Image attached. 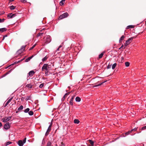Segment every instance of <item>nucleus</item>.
<instances>
[{
    "label": "nucleus",
    "instance_id": "45",
    "mask_svg": "<svg viewBox=\"0 0 146 146\" xmlns=\"http://www.w3.org/2000/svg\"><path fill=\"white\" fill-rule=\"evenodd\" d=\"M35 45H34L30 49V50H32L35 47Z\"/></svg>",
    "mask_w": 146,
    "mask_h": 146
},
{
    "label": "nucleus",
    "instance_id": "19",
    "mask_svg": "<svg viewBox=\"0 0 146 146\" xmlns=\"http://www.w3.org/2000/svg\"><path fill=\"white\" fill-rule=\"evenodd\" d=\"M66 0H62L60 3V5H64V3H65V1Z\"/></svg>",
    "mask_w": 146,
    "mask_h": 146
},
{
    "label": "nucleus",
    "instance_id": "53",
    "mask_svg": "<svg viewBox=\"0 0 146 146\" xmlns=\"http://www.w3.org/2000/svg\"><path fill=\"white\" fill-rule=\"evenodd\" d=\"M60 48H59V47H58V48H57V50H58V51L59 50V49H60Z\"/></svg>",
    "mask_w": 146,
    "mask_h": 146
},
{
    "label": "nucleus",
    "instance_id": "33",
    "mask_svg": "<svg viewBox=\"0 0 146 146\" xmlns=\"http://www.w3.org/2000/svg\"><path fill=\"white\" fill-rule=\"evenodd\" d=\"M44 34L43 33H38L37 35V37H38L40 36H42Z\"/></svg>",
    "mask_w": 146,
    "mask_h": 146
},
{
    "label": "nucleus",
    "instance_id": "43",
    "mask_svg": "<svg viewBox=\"0 0 146 146\" xmlns=\"http://www.w3.org/2000/svg\"><path fill=\"white\" fill-rule=\"evenodd\" d=\"M12 69H11L8 72L5 74V75H7L8 74L9 72H11L12 71Z\"/></svg>",
    "mask_w": 146,
    "mask_h": 146
},
{
    "label": "nucleus",
    "instance_id": "25",
    "mask_svg": "<svg viewBox=\"0 0 146 146\" xmlns=\"http://www.w3.org/2000/svg\"><path fill=\"white\" fill-rule=\"evenodd\" d=\"M23 109V106L21 105L18 108V110L20 111Z\"/></svg>",
    "mask_w": 146,
    "mask_h": 146
},
{
    "label": "nucleus",
    "instance_id": "39",
    "mask_svg": "<svg viewBox=\"0 0 146 146\" xmlns=\"http://www.w3.org/2000/svg\"><path fill=\"white\" fill-rule=\"evenodd\" d=\"M111 65L109 64L107 67V69L110 68H111Z\"/></svg>",
    "mask_w": 146,
    "mask_h": 146
},
{
    "label": "nucleus",
    "instance_id": "30",
    "mask_svg": "<svg viewBox=\"0 0 146 146\" xmlns=\"http://www.w3.org/2000/svg\"><path fill=\"white\" fill-rule=\"evenodd\" d=\"M125 38V36L124 35H122L119 39V42H120L121 40H122Z\"/></svg>",
    "mask_w": 146,
    "mask_h": 146
},
{
    "label": "nucleus",
    "instance_id": "8",
    "mask_svg": "<svg viewBox=\"0 0 146 146\" xmlns=\"http://www.w3.org/2000/svg\"><path fill=\"white\" fill-rule=\"evenodd\" d=\"M52 126V122H51L50 124L49 125L47 130V131L45 134L46 135H47L48 134L49 132L51 130V127Z\"/></svg>",
    "mask_w": 146,
    "mask_h": 146
},
{
    "label": "nucleus",
    "instance_id": "1",
    "mask_svg": "<svg viewBox=\"0 0 146 146\" xmlns=\"http://www.w3.org/2000/svg\"><path fill=\"white\" fill-rule=\"evenodd\" d=\"M45 38L44 40V42L45 44H47L51 42V39L49 35L47 36Z\"/></svg>",
    "mask_w": 146,
    "mask_h": 146
},
{
    "label": "nucleus",
    "instance_id": "21",
    "mask_svg": "<svg viewBox=\"0 0 146 146\" xmlns=\"http://www.w3.org/2000/svg\"><path fill=\"white\" fill-rule=\"evenodd\" d=\"M26 87L29 88H32V86L30 84H27L26 85Z\"/></svg>",
    "mask_w": 146,
    "mask_h": 146
},
{
    "label": "nucleus",
    "instance_id": "14",
    "mask_svg": "<svg viewBox=\"0 0 146 146\" xmlns=\"http://www.w3.org/2000/svg\"><path fill=\"white\" fill-rule=\"evenodd\" d=\"M69 93H66L64 96H63V97L62 99V101H63L64 100L65 98L66 97L67 95L69 94Z\"/></svg>",
    "mask_w": 146,
    "mask_h": 146
},
{
    "label": "nucleus",
    "instance_id": "3",
    "mask_svg": "<svg viewBox=\"0 0 146 146\" xmlns=\"http://www.w3.org/2000/svg\"><path fill=\"white\" fill-rule=\"evenodd\" d=\"M49 68V67L47 64H44L42 67V70H45V71L48 72Z\"/></svg>",
    "mask_w": 146,
    "mask_h": 146
},
{
    "label": "nucleus",
    "instance_id": "49",
    "mask_svg": "<svg viewBox=\"0 0 146 146\" xmlns=\"http://www.w3.org/2000/svg\"><path fill=\"white\" fill-rule=\"evenodd\" d=\"M123 44H122V46H121V47L120 48H119V49H121V48H123Z\"/></svg>",
    "mask_w": 146,
    "mask_h": 146
},
{
    "label": "nucleus",
    "instance_id": "29",
    "mask_svg": "<svg viewBox=\"0 0 146 146\" xmlns=\"http://www.w3.org/2000/svg\"><path fill=\"white\" fill-rule=\"evenodd\" d=\"M29 114L30 115H33V114L34 113L33 111H30L29 112Z\"/></svg>",
    "mask_w": 146,
    "mask_h": 146
},
{
    "label": "nucleus",
    "instance_id": "24",
    "mask_svg": "<svg viewBox=\"0 0 146 146\" xmlns=\"http://www.w3.org/2000/svg\"><path fill=\"white\" fill-rule=\"evenodd\" d=\"M116 66V64L115 63L112 66V68L113 69H114L115 68Z\"/></svg>",
    "mask_w": 146,
    "mask_h": 146
},
{
    "label": "nucleus",
    "instance_id": "34",
    "mask_svg": "<svg viewBox=\"0 0 146 146\" xmlns=\"http://www.w3.org/2000/svg\"><path fill=\"white\" fill-rule=\"evenodd\" d=\"M15 7L13 5H12L10 7V8L11 10L14 9L15 8Z\"/></svg>",
    "mask_w": 146,
    "mask_h": 146
},
{
    "label": "nucleus",
    "instance_id": "26",
    "mask_svg": "<svg viewBox=\"0 0 146 146\" xmlns=\"http://www.w3.org/2000/svg\"><path fill=\"white\" fill-rule=\"evenodd\" d=\"M30 110V109L29 108H27L24 110V112L26 113H28L29 111Z\"/></svg>",
    "mask_w": 146,
    "mask_h": 146
},
{
    "label": "nucleus",
    "instance_id": "13",
    "mask_svg": "<svg viewBox=\"0 0 146 146\" xmlns=\"http://www.w3.org/2000/svg\"><path fill=\"white\" fill-rule=\"evenodd\" d=\"M7 30V29L5 28H2L0 29V31L2 32L6 31Z\"/></svg>",
    "mask_w": 146,
    "mask_h": 146
},
{
    "label": "nucleus",
    "instance_id": "20",
    "mask_svg": "<svg viewBox=\"0 0 146 146\" xmlns=\"http://www.w3.org/2000/svg\"><path fill=\"white\" fill-rule=\"evenodd\" d=\"M106 82V81H105L103 82H102V83H101L100 84H98V85H95V86H94V87H98V86H99L100 85H101L103 83Z\"/></svg>",
    "mask_w": 146,
    "mask_h": 146
},
{
    "label": "nucleus",
    "instance_id": "32",
    "mask_svg": "<svg viewBox=\"0 0 146 146\" xmlns=\"http://www.w3.org/2000/svg\"><path fill=\"white\" fill-rule=\"evenodd\" d=\"M132 132V131H128L127 132L125 133V135H129V134L131 133Z\"/></svg>",
    "mask_w": 146,
    "mask_h": 146
},
{
    "label": "nucleus",
    "instance_id": "42",
    "mask_svg": "<svg viewBox=\"0 0 146 146\" xmlns=\"http://www.w3.org/2000/svg\"><path fill=\"white\" fill-rule=\"evenodd\" d=\"M46 146H51V143L50 142H48L47 143Z\"/></svg>",
    "mask_w": 146,
    "mask_h": 146
},
{
    "label": "nucleus",
    "instance_id": "52",
    "mask_svg": "<svg viewBox=\"0 0 146 146\" xmlns=\"http://www.w3.org/2000/svg\"><path fill=\"white\" fill-rule=\"evenodd\" d=\"M62 47V45H60V46H59V48H61Z\"/></svg>",
    "mask_w": 146,
    "mask_h": 146
},
{
    "label": "nucleus",
    "instance_id": "11",
    "mask_svg": "<svg viewBox=\"0 0 146 146\" xmlns=\"http://www.w3.org/2000/svg\"><path fill=\"white\" fill-rule=\"evenodd\" d=\"M74 98V96H72L71 99H70V104L71 106H72L73 105V100Z\"/></svg>",
    "mask_w": 146,
    "mask_h": 146
},
{
    "label": "nucleus",
    "instance_id": "40",
    "mask_svg": "<svg viewBox=\"0 0 146 146\" xmlns=\"http://www.w3.org/2000/svg\"><path fill=\"white\" fill-rule=\"evenodd\" d=\"M145 129H146V125L145 126H143V127H142V128L141 129L142 130H144Z\"/></svg>",
    "mask_w": 146,
    "mask_h": 146
},
{
    "label": "nucleus",
    "instance_id": "6",
    "mask_svg": "<svg viewBox=\"0 0 146 146\" xmlns=\"http://www.w3.org/2000/svg\"><path fill=\"white\" fill-rule=\"evenodd\" d=\"M68 16V13L67 12L65 13L60 16L59 19H62Z\"/></svg>",
    "mask_w": 146,
    "mask_h": 146
},
{
    "label": "nucleus",
    "instance_id": "7",
    "mask_svg": "<svg viewBox=\"0 0 146 146\" xmlns=\"http://www.w3.org/2000/svg\"><path fill=\"white\" fill-rule=\"evenodd\" d=\"M11 117H4L2 119V121L3 122H7V121L10 120L11 119Z\"/></svg>",
    "mask_w": 146,
    "mask_h": 146
},
{
    "label": "nucleus",
    "instance_id": "50",
    "mask_svg": "<svg viewBox=\"0 0 146 146\" xmlns=\"http://www.w3.org/2000/svg\"><path fill=\"white\" fill-rule=\"evenodd\" d=\"M2 126V123L1 122H0V127H1Z\"/></svg>",
    "mask_w": 146,
    "mask_h": 146
},
{
    "label": "nucleus",
    "instance_id": "47",
    "mask_svg": "<svg viewBox=\"0 0 146 146\" xmlns=\"http://www.w3.org/2000/svg\"><path fill=\"white\" fill-rule=\"evenodd\" d=\"M45 74L46 75H48V72H47L46 71H45Z\"/></svg>",
    "mask_w": 146,
    "mask_h": 146
},
{
    "label": "nucleus",
    "instance_id": "31",
    "mask_svg": "<svg viewBox=\"0 0 146 146\" xmlns=\"http://www.w3.org/2000/svg\"><path fill=\"white\" fill-rule=\"evenodd\" d=\"M11 142L10 141H8V142H7V143H5V146H7L8 145L11 144Z\"/></svg>",
    "mask_w": 146,
    "mask_h": 146
},
{
    "label": "nucleus",
    "instance_id": "22",
    "mask_svg": "<svg viewBox=\"0 0 146 146\" xmlns=\"http://www.w3.org/2000/svg\"><path fill=\"white\" fill-rule=\"evenodd\" d=\"M89 141L91 145L92 146H94V142L92 141L91 140H89Z\"/></svg>",
    "mask_w": 146,
    "mask_h": 146
},
{
    "label": "nucleus",
    "instance_id": "15",
    "mask_svg": "<svg viewBox=\"0 0 146 146\" xmlns=\"http://www.w3.org/2000/svg\"><path fill=\"white\" fill-rule=\"evenodd\" d=\"M75 100L76 102H80L81 101V98L78 97H77L76 98Z\"/></svg>",
    "mask_w": 146,
    "mask_h": 146
},
{
    "label": "nucleus",
    "instance_id": "28",
    "mask_svg": "<svg viewBox=\"0 0 146 146\" xmlns=\"http://www.w3.org/2000/svg\"><path fill=\"white\" fill-rule=\"evenodd\" d=\"M47 58H48L46 56H45L42 59V61L43 62L45 61L47 59Z\"/></svg>",
    "mask_w": 146,
    "mask_h": 146
},
{
    "label": "nucleus",
    "instance_id": "4",
    "mask_svg": "<svg viewBox=\"0 0 146 146\" xmlns=\"http://www.w3.org/2000/svg\"><path fill=\"white\" fill-rule=\"evenodd\" d=\"M11 126V124L9 122H7L4 125L3 128L5 130L9 129Z\"/></svg>",
    "mask_w": 146,
    "mask_h": 146
},
{
    "label": "nucleus",
    "instance_id": "27",
    "mask_svg": "<svg viewBox=\"0 0 146 146\" xmlns=\"http://www.w3.org/2000/svg\"><path fill=\"white\" fill-rule=\"evenodd\" d=\"M125 64L126 67H128L129 66L130 63L129 62H126L125 63Z\"/></svg>",
    "mask_w": 146,
    "mask_h": 146
},
{
    "label": "nucleus",
    "instance_id": "38",
    "mask_svg": "<svg viewBox=\"0 0 146 146\" xmlns=\"http://www.w3.org/2000/svg\"><path fill=\"white\" fill-rule=\"evenodd\" d=\"M137 127L135 128L132 129L131 130V131H132H132H137Z\"/></svg>",
    "mask_w": 146,
    "mask_h": 146
},
{
    "label": "nucleus",
    "instance_id": "23",
    "mask_svg": "<svg viewBox=\"0 0 146 146\" xmlns=\"http://www.w3.org/2000/svg\"><path fill=\"white\" fill-rule=\"evenodd\" d=\"M104 52H103L99 55V58H101L102 57V56L104 54Z\"/></svg>",
    "mask_w": 146,
    "mask_h": 146
},
{
    "label": "nucleus",
    "instance_id": "2",
    "mask_svg": "<svg viewBox=\"0 0 146 146\" xmlns=\"http://www.w3.org/2000/svg\"><path fill=\"white\" fill-rule=\"evenodd\" d=\"M26 140V138H25L23 141L21 140L17 142L19 146H23L24 144L25 143Z\"/></svg>",
    "mask_w": 146,
    "mask_h": 146
},
{
    "label": "nucleus",
    "instance_id": "10",
    "mask_svg": "<svg viewBox=\"0 0 146 146\" xmlns=\"http://www.w3.org/2000/svg\"><path fill=\"white\" fill-rule=\"evenodd\" d=\"M15 16V14H13L12 13H10L7 15V17L9 19H10L14 17Z\"/></svg>",
    "mask_w": 146,
    "mask_h": 146
},
{
    "label": "nucleus",
    "instance_id": "35",
    "mask_svg": "<svg viewBox=\"0 0 146 146\" xmlns=\"http://www.w3.org/2000/svg\"><path fill=\"white\" fill-rule=\"evenodd\" d=\"M44 83H43L41 84L39 86V88H42L43 87V86H44Z\"/></svg>",
    "mask_w": 146,
    "mask_h": 146
},
{
    "label": "nucleus",
    "instance_id": "37",
    "mask_svg": "<svg viewBox=\"0 0 146 146\" xmlns=\"http://www.w3.org/2000/svg\"><path fill=\"white\" fill-rule=\"evenodd\" d=\"M133 27L132 25H129L127 27L126 29H128L129 28H132Z\"/></svg>",
    "mask_w": 146,
    "mask_h": 146
},
{
    "label": "nucleus",
    "instance_id": "17",
    "mask_svg": "<svg viewBox=\"0 0 146 146\" xmlns=\"http://www.w3.org/2000/svg\"><path fill=\"white\" fill-rule=\"evenodd\" d=\"M74 122L75 123L78 124L80 122V121L78 119H75L74 120Z\"/></svg>",
    "mask_w": 146,
    "mask_h": 146
},
{
    "label": "nucleus",
    "instance_id": "9",
    "mask_svg": "<svg viewBox=\"0 0 146 146\" xmlns=\"http://www.w3.org/2000/svg\"><path fill=\"white\" fill-rule=\"evenodd\" d=\"M35 72L33 70L30 71L27 75V78L29 76H32L35 74Z\"/></svg>",
    "mask_w": 146,
    "mask_h": 146
},
{
    "label": "nucleus",
    "instance_id": "46",
    "mask_svg": "<svg viewBox=\"0 0 146 146\" xmlns=\"http://www.w3.org/2000/svg\"><path fill=\"white\" fill-rule=\"evenodd\" d=\"M21 2H26V0H20Z\"/></svg>",
    "mask_w": 146,
    "mask_h": 146
},
{
    "label": "nucleus",
    "instance_id": "48",
    "mask_svg": "<svg viewBox=\"0 0 146 146\" xmlns=\"http://www.w3.org/2000/svg\"><path fill=\"white\" fill-rule=\"evenodd\" d=\"M12 98H10L8 101L10 102L12 100Z\"/></svg>",
    "mask_w": 146,
    "mask_h": 146
},
{
    "label": "nucleus",
    "instance_id": "54",
    "mask_svg": "<svg viewBox=\"0 0 146 146\" xmlns=\"http://www.w3.org/2000/svg\"><path fill=\"white\" fill-rule=\"evenodd\" d=\"M6 75H5V74L3 76H5Z\"/></svg>",
    "mask_w": 146,
    "mask_h": 146
},
{
    "label": "nucleus",
    "instance_id": "41",
    "mask_svg": "<svg viewBox=\"0 0 146 146\" xmlns=\"http://www.w3.org/2000/svg\"><path fill=\"white\" fill-rule=\"evenodd\" d=\"M10 102H9L8 101L6 102V103L5 104V106H6L7 105L10 103Z\"/></svg>",
    "mask_w": 146,
    "mask_h": 146
},
{
    "label": "nucleus",
    "instance_id": "51",
    "mask_svg": "<svg viewBox=\"0 0 146 146\" xmlns=\"http://www.w3.org/2000/svg\"><path fill=\"white\" fill-rule=\"evenodd\" d=\"M7 35H5V36L3 37V40L4 39L5 37H7Z\"/></svg>",
    "mask_w": 146,
    "mask_h": 146
},
{
    "label": "nucleus",
    "instance_id": "16",
    "mask_svg": "<svg viewBox=\"0 0 146 146\" xmlns=\"http://www.w3.org/2000/svg\"><path fill=\"white\" fill-rule=\"evenodd\" d=\"M24 58H23L21 60H20L18 61H15V62L13 64H12L13 65L14 64H17L18 63L20 62L23 61L24 60Z\"/></svg>",
    "mask_w": 146,
    "mask_h": 146
},
{
    "label": "nucleus",
    "instance_id": "18",
    "mask_svg": "<svg viewBox=\"0 0 146 146\" xmlns=\"http://www.w3.org/2000/svg\"><path fill=\"white\" fill-rule=\"evenodd\" d=\"M25 46H22L21 47V49L20 50H19L18 51L19 52L20 51H21L22 52L23 51H24V48H25Z\"/></svg>",
    "mask_w": 146,
    "mask_h": 146
},
{
    "label": "nucleus",
    "instance_id": "5",
    "mask_svg": "<svg viewBox=\"0 0 146 146\" xmlns=\"http://www.w3.org/2000/svg\"><path fill=\"white\" fill-rule=\"evenodd\" d=\"M133 38L134 37H132L129 38L128 40H126L125 44V46H126L132 42Z\"/></svg>",
    "mask_w": 146,
    "mask_h": 146
},
{
    "label": "nucleus",
    "instance_id": "44",
    "mask_svg": "<svg viewBox=\"0 0 146 146\" xmlns=\"http://www.w3.org/2000/svg\"><path fill=\"white\" fill-rule=\"evenodd\" d=\"M4 20L5 19H0V23L3 22L4 21Z\"/></svg>",
    "mask_w": 146,
    "mask_h": 146
},
{
    "label": "nucleus",
    "instance_id": "12",
    "mask_svg": "<svg viewBox=\"0 0 146 146\" xmlns=\"http://www.w3.org/2000/svg\"><path fill=\"white\" fill-rule=\"evenodd\" d=\"M33 57V55L32 56L28 58H27L25 60V62H29L30 60Z\"/></svg>",
    "mask_w": 146,
    "mask_h": 146
},
{
    "label": "nucleus",
    "instance_id": "55",
    "mask_svg": "<svg viewBox=\"0 0 146 146\" xmlns=\"http://www.w3.org/2000/svg\"><path fill=\"white\" fill-rule=\"evenodd\" d=\"M11 1H13V0H10Z\"/></svg>",
    "mask_w": 146,
    "mask_h": 146
},
{
    "label": "nucleus",
    "instance_id": "36",
    "mask_svg": "<svg viewBox=\"0 0 146 146\" xmlns=\"http://www.w3.org/2000/svg\"><path fill=\"white\" fill-rule=\"evenodd\" d=\"M59 145L60 146H65V145L62 142H61Z\"/></svg>",
    "mask_w": 146,
    "mask_h": 146
}]
</instances>
